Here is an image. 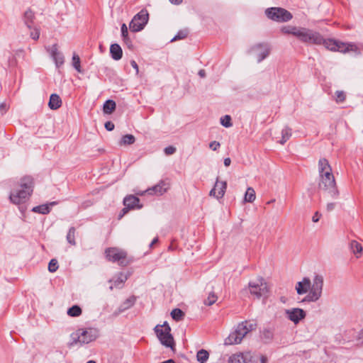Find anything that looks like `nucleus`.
<instances>
[{
    "label": "nucleus",
    "mask_w": 363,
    "mask_h": 363,
    "mask_svg": "<svg viewBox=\"0 0 363 363\" xmlns=\"http://www.w3.org/2000/svg\"><path fill=\"white\" fill-rule=\"evenodd\" d=\"M318 189L324 196L332 199H337L340 192L338 191L332 168L325 158L318 161Z\"/></svg>",
    "instance_id": "1"
},
{
    "label": "nucleus",
    "mask_w": 363,
    "mask_h": 363,
    "mask_svg": "<svg viewBox=\"0 0 363 363\" xmlns=\"http://www.w3.org/2000/svg\"><path fill=\"white\" fill-rule=\"evenodd\" d=\"M281 32L293 35L303 43L317 45L322 40V35L318 32L303 27L286 26L281 28Z\"/></svg>",
    "instance_id": "2"
},
{
    "label": "nucleus",
    "mask_w": 363,
    "mask_h": 363,
    "mask_svg": "<svg viewBox=\"0 0 363 363\" xmlns=\"http://www.w3.org/2000/svg\"><path fill=\"white\" fill-rule=\"evenodd\" d=\"M34 182L31 177L26 176L21 179L19 188L13 189L10 195L11 202L15 205L25 203L33 191Z\"/></svg>",
    "instance_id": "3"
},
{
    "label": "nucleus",
    "mask_w": 363,
    "mask_h": 363,
    "mask_svg": "<svg viewBox=\"0 0 363 363\" xmlns=\"http://www.w3.org/2000/svg\"><path fill=\"white\" fill-rule=\"evenodd\" d=\"M99 336V330L96 328L79 329L71 335L72 341L69 345L74 346L78 343L81 345L95 340Z\"/></svg>",
    "instance_id": "4"
},
{
    "label": "nucleus",
    "mask_w": 363,
    "mask_h": 363,
    "mask_svg": "<svg viewBox=\"0 0 363 363\" xmlns=\"http://www.w3.org/2000/svg\"><path fill=\"white\" fill-rule=\"evenodd\" d=\"M106 259L111 262H118L121 267L129 265L133 259L128 257L125 250L118 247H108L104 252Z\"/></svg>",
    "instance_id": "5"
},
{
    "label": "nucleus",
    "mask_w": 363,
    "mask_h": 363,
    "mask_svg": "<svg viewBox=\"0 0 363 363\" xmlns=\"http://www.w3.org/2000/svg\"><path fill=\"white\" fill-rule=\"evenodd\" d=\"M155 332L163 345L167 347H170L172 350L174 349V340L170 333L171 328L167 322L165 321L162 325H156L155 328Z\"/></svg>",
    "instance_id": "6"
},
{
    "label": "nucleus",
    "mask_w": 363,
    "mask_h": 363,
    "mask_svg": "<svg viewBox=\"0 0 363 363\" xmlns=\"http://www.w3.org/2000/svg\"><path fill=\"white\" fill-rule=\"evenodd\" d=\"M323 286V278L320 275H315L313 284H311L308 294L304 298L303 301L315 302L318 301L322 294Z\"/></svg>",
    "instance_id": "7"
},
{
    "label": "nucleus",
    "mask_w": 363,
    "mask_h": 363,
    "mask_svg": "<svg viewBox=\"0 0 363 363\" xmlns=\"http://www.w3.org/2000/svg\"><path fill=\"white\" fill-rule=\"evenodd\" d=\"M250 293L257 298L267 296L269 289L267 283L262 277H258L255 281H250L248 284Z\"/></svg>",
    "instance_id": "8"
},
{
    "label": "nucleus",
    "mask_w": 363,
    "mask_h": 363,
    "mask_svg": "<svg viewBox=\"0 0 363 363\" xmlns=\"http://www.w3.org/2000/svg\"><path fill=\"white\" fill-rule=\"evenodd\" d=\"M267 16L278 22H286L292 18V14L287 10L279 7H272L265 11Z\"/></svg>",
    "instance_id": "9"
},
{
    "label": "nucleus",
    "mask_w": 363,
    "mask_h": 363,
    "mask_svg": "<svg viewBox=\"0 0 363 363\" xmlns=\"http://www.w3.org/2000/svg\"><path fill=\"white\" fill-rule=\"evenodd\" d=\"M149 15L146 10H141L131 20L129 28L132 32H138L142 30L147 23Z\"/></svg>",
    "instance_id": "10"
},
{
    "label": "nucleus",
    "mask_w": 363,
    "mask_h": 363,
    "mask_svg": "<svg viewBox=\"0 0 363 363\" xmlns=\"http://www.w3.org/2000/svg\"><path fill=\"white\" fill-rule=\"evenodd\" d=\"M247 335L246 329L242 325H238L228 337L225 339V345H237L241 342L243 337Z\"/></svg>",
    "instance_id": "11"
},
{
    "label": "nucleus",
    "mask_w": 363,
    "mask_h": 363,
    "mask_svg": "<svg viewBox=\"0 0 363 363\" xmlns=\"http://www.w3.org/2000/svg\"><path fill=\"white\" fill-rule=\"evenodd\" d=\"M250 52H257V62H261L269 55L270 48L267 44L258 43L251 48Z\"/></svg>",
    "instance_id": "12"
},
{
    "label": "nucleus",
    "mask_w": 363,
    "mask_h": 363,
    "mask_svg": "<svg viewBox=\"0 0 363 363\" xmlns=\"http://www.w3.org/2000/svg\"><path fill=\"white\" fill-rule=\"evenodd\" d=\"M228 363H253L252 355L250 352H239L231 355Z\"/></svg>",
    "instance_id": "13"
},
{
    "label": "nucleus",
    "mask_w": 363,
    "mask_h": 363,
    "mask_svg": "<svg viewBox=\"0 0 363 363\" xmlns=\"http://www.w3.org/2000/svg\"><path fill=\"white\" fill-rule=\"evenodd\" d=\"M286 314L287 318L295 324L298 323L306 315V312L298 308L286 310Z\"/></svg>",
    "instance_id": "14"
},
{
    "label": "nucleus",
    "mask_w": 363,
    "mask_h": 363,
    "mask_svg": "<svg viewBox=\"0 0 363 363\" xmlns=\"http://www.w3.org/2000/svg\"><path fill=\"white\" fill-rule=\"evenodd\" d=\"M226 188V182H220L218 178H217L214 187L210 191V196H213L217 199L223 198Z\"/></svg>",
    "instance_id": "15"
},
{
    "label": "nucleus",
    "mask_w": 363,
    "mask_h": 363,
    "mask_svg": "<svg viewBox=\"0 0 363 363\" xmlns=\"http://www.w3.org/2000/svg\"><path fill=\"white\" fill-rule=\"evenodd\" d=\"M169 187V184L164 181H160L157 184L155 185L150 189H148L147 191L149 194H157L162 195L164 194Z\"/></svg>",
    "instance_id": "16"
},
{
    "label": "nucleus",
    "mask_w": 363,
    "mask_h": 363,
    "mask_svg": "<svg viewBox=\"0 0 363 363\" xmlns=\"http://www.w3.org/2000/svg\"><path fill=\"white\" fill-rule=\"evenodd\" d=\"M140 199L133 195H128L123 199V205L128 208L133 209L135 208H141L142 206L139 204Z\"/></svg>",
    "instance_id": "17"
},
{
    "label": "nucleus",
    "mask_w": 363,
    "mask_h": 363,
    "mask_svg": "<svg viewBox=\"0 0 363 363\" xmlns=\"http://www.w3.org/2000/svg\"><path fill=\"white\" fill-rule=\"evenodd\" d=\"M311 288V280L308 277H304L301 281H298L296 286V290L298 294L301 295L307 293Z\"/></svg>",
    "instance_id": "18"
},
{
    "label": "nucleus",
    "mask_w": 363,
    "mask_h": 363,
    "mask_svg": "<svg viewBox=\"0 0 363 363\" xmlns=\"http://www.w3.org/2000/svg\"><path fill=\"white\" fill-rule=\"evenodd\" d=\"M51 56L53 58L57 67L62 65L64 63V56L58 51L57 44L53 45L50 49Z\"/></svg>",
    "instance_id": "19"
},
{
    "label": "nucleus",
    "mask_w": 363,
    "mask_h": 363,
    "mask_svg": "<svg viewBox=\"0 0 363 363\" xmlns=\"http://www.w3.org/2000/svg\"><path fill=\"white\" fill-rule=\"evenodd\" d=\"M110 53L111 57L115 60H121L123 56V50L121 46L117 43H114L111 45Z\"/></svg>",
    "instance_id": "20"
},
{
    "label": "nucleus",
    "mask_w": 363,
    "mask_h": 363,
    "mask_svg": "<svg viewBox=\"0 0 363 363\" xmlns=\"http://www.w3.org/2000/svg\"><path fill=\"white\" fill-rule=\"evenodd\" d=\"M61 105L62 100L60 97L56 94H51L48 104L50 108L52 110H57L61 106Z\"/></svg>",
    "instance_id": "21"
},
{
    "label": "nucleus",
    "mask_w": 363,
    "mask_h": 363,
    "mask_svg": "<svg viewBox=\"0 0 363 363\" xmlns=\"http://www.w3.org/2000/svg\"><path fill=\"white\" fill-rule=\"evenodd\" d=\"M128 279V276L123 274V273H119L116 279L113 280V286H110V290H113V287L121 289L123 286V284ZM110 282L112 281V280L109 281Z\"/></svg>",
    "instance_id": "22"
},
{
    "label": "nucleus",
    "mask_w": 363,
    "mask_h": 363,
    "mask_svg": "<svg viewBox=\"0 0 363 363\" xmlns=\"http://www.w3.org/2000/svg\"><path fill=\"white\" fill-rule=\"evenodd\" d=\"M318 45H323L327 49L331 51H336L337 40L333 39H324L322 36V40Z\"/></svg>",
    "instance_id": "23"
},
{
    "label": "nucleus",
    "mask_w": 363,
    "mask_h": 363,
    "mask_svg": "<svg viewBox=\"0 0 363 363\" xmlns=\"http://www.w3.org/2000/svg\"><path fill=\"white\" fill-rule=\"evenodd\" d=\"M350 247L352 252L355 255L356 257L359 258L362 252V245L356 240H352L350 242Z\"/></svg>",
    "instance_id": "24"
},
{
    "label": "nucleus",
    "mask_w": 363,
    "mask_h": 363,
    "mask_svg": "<svg viewBox=\"0 0 363 363\" xmlns=\"http://www.w3.org/2000/svg\"><path fill=\"white\" fill-rule=\"evenodd\" d=\"M274 337V331L272 329H264L261 334V338L265 343H268L272 340Z\"/></svg>",
    "instance_id": "25"
},
{
    "label": "nucleus",
    "mask_w": 363,
    "mask_h": 363,
    "mask_svg": "<svg viewBox=\"0 0 363 363\" xmlns=\"http://www.w3.org/2000/svg\"><path fill=\"white\" fill-rule=\"evenodd\" d=\"M116 102L113 100H107L103 107V111L105 113L110 114L116 109Z\"/></svg>",
    "instance_id": "26"
},
{
    "label": "nucleus",
    "mask_w": 363,
    "mask_h": 363,
    "mask_svg": "<svg viewBox=\"0 0 363 363\" xmlns=\"http://www.w3.org/2000/svg\"><path fill=\"white\" fill-rule=\"evenodd\" d=\"M34 18H35L34 13L32 11L28 10L25 12L24 22L29 29H31V28H32V23H33Z\"/></svg>",
    "instance_id": "27"
},
{
    "label": "nucleus",
    "mask_w": 363,
    "mask_h": 363,
    "mask_svg": "<svg viewBox=\"0 0 363 363\" xmlns=\"http://www.w3.org/2000/svg\"><path fill=\"white\" fill-rule=\"evenodd\" d=\"M135 138L134 135L131 134H127L122 137L121 141L119 142L120 145H132L135 143Z\"/></svg>",
    "instance_id": "28"
},
{
    "label": "nucleus",
    "mask_w": 363,
    "mask_h": 363,
    "mask_svg": "<svg viewBox=\"0 0 363 363\" xmlns=\"http://www.w3.org/2000/svg\"><path fill=\"white\" fill-rule=\"evenodd\" d=\"M135 297L134 296L127 298L121 306L120 311H123L132 307L135 303Z\"/></svg>",
    "instance_id": "29"
},
{
    "label": "nucleus",
    "mask_w": 363,
    "mask_h": 363,
    "mask_svg": "<svg viewBox=\"0 0 363 363\" xmlns=\"http://www.w3.org/2000/svg\"><path fill=\"white\" fill-rule=\"evenodd\" d=\"M255 191L253 188L248 187L244 197L245 202L252 203L255 200Z\"/></svg>",
    "instance_id": "30"
},
{
    "label": "nucleus",
    "mask_w": 363,
    "mask_h": 363,
    "mask_svg": "<svg viewBox=\"0 0 363 363\" xmlns=\"http://www.w3.org/2000/svg\"><path fill=\"white\" fill-rule=\"evenodd\" d=\"M33 212L38 213L41 214H48L50 211V208L49 205L48 204H43L40 206H37L33 208L32 209Z\"/></svg>",
    "instance_id": "31"
},
{
    "label": "nucleus",
    "mask_w": 363,
    "mask_h": 363,
    "mask_svg": "<svg viewBox=\"0 0 363 363\" xmlns=\"http://www.w3.org/2000/svg\"><path fill=\"white\" fill-rule=\"evenodd\" d=\"M75 233H76L75 228L74 227H71L69 229L67 235L66 236L67 241L71 245H76Z\"/></svg>",
    "instance_id": "32"
},
{
    "label": "nucleus",
    "mask_w": 363,
    "mask_h": 363,
    "mask_svg": "<svg viewBox=\"0 0 363 363\" xmlns=\"http://www.w3.org/2000/svg\"><path fill=\"white\" fill-rule=\"evenodd\" d=\"M209 357L208 352L205 350H200L196 354L197 361L200 363H206Z\"/></svg>",
    "instance_id": "33"
},
{
    "label": "nucleus",
    "mask_w": 363,
    "mask_h": 363,
    "mask_svg": "<svg viewBox=\"0 0 363 363\" xmlns=\"http://www.w3.org/2000/svg\"><path fill=\"white\" fill-rule=\"evenodd\" d=\"M185 314L180 308H174L171 312L172 318L176 321L183 320Z\"/></svg>",
    "instance_id": "34"
},
{
    "label": "nucleus",
    "mask_w": 363,
    "mask_h": 363,
    "mask_svg": "<svg viewBox=\"0 0 363 363\" xmlns=\"http://www.w3.org/2000/svg\"><path fill=\"white\" fill-rule=\"evenodd\" d=\"M82 312L81 308L77 305H74L67 310V315L71 317H78L82 314Z\"/></svg>",
    "instance_id": "35"
},
{
    "label": "nucleus",
    "mask_w": 363,
    "mask_h": 363,
    "mask_svg": "<svg viewBox=\"0 0 363 363\" xmlns=\"http://www.w3.org/2000/svg\"><path fill=\"white\" fill-rule=\"evenodd\" d=\"M291 136V129L289 127L284 128L281 131V140L280 143L284 145Z\"/></svg>",
    "instance_id": "36"
},
{
    "label": "nucleus",
    "mask_w": 363,
    "mask_h": 363,
    "mask_svg": "<svg viewBox=\"0 0 363 363\" xmlns=\"http://www.w3.org/2000/svg\"><path fill=\"white\" fill-rule=\"evenodd\" d=\"M350 47H352V45L337 40L336 51L346 52L350 50Z\"/></svg>",
    "instance_id": "37"
},
{
    "label": "nucleus",
    "mask_w": 363,
    "mask_h": 363,
    "mask_svg": "<svg viewBox=\"0 0 363 363\" xmlns=\"http://www.w3.org/2000/svg\"><path fill=\"white\" fill-rule=\"evenodd\" d=\"M81 61L80 58L78 55L76 53L73 54L72 56V66L78 72H82L81 65H80Z\"/></svg>",
    "instance_id": "38"
},
{
    "label": "nucleus",
    "mask_w": 363,
    "mask_h": 363,
    "mask_svg": "<svg viewBox=\"0 0 363 363\" xmlns=\"http://www.w3.org/2000/svg\"><path fill=\"white\" fill-rule=\"evenodd\" d=\"M346 94L343 91H336L335 93V100L337 103H342L345 101Z\"/></svg>",
    "instance_id": "39"
},
{
    "label": "nucleus",
    "mask_w": 363,
    "mask_h": 363,
    "mask_svg": "<svg viewBox=\"0 0 363 363\" xmlns=\"http://www.w3.org/2000/svg\"><path fill=\"white\" fill-rule=\"evenodd\" d=\"M216 300L217 296L213 292H211L209 294L207 298L204 300V304L207 306H211L216 301Z\"/></svg>",
    "instance_id": "40"
},
{
    "label": "nucleus",
    "mask_w": 363,
    "mask_h": 363,
    "mask_svg": "<svg viewBox=\"0 0 363 363\" xmlns=\"http://www.w3.org/2000/svg\"><path fill=\"white\" fill-rule=\"evenodd\" d=\"M220 123L225 128H229L232 126L231 123V117L228 115H225L220 118Z\"/></svg>",
    "instance_id": "41"
},
{
    "label": "nucleus",
    "mask_w": 363,
    "mask_h": 363,
    "mask_svg": "<svg viewBox=\"0 0 363 363\" xmlns=\"http://www.w3.org/2000/svg\"><path fill=\"white\" fill-rule=\"evenodd\" d=\"M57 269H58V262H57V259H52L50 261L49 264H48V270L50 272H55L57 271Z\"/></svg>",
    "instance_id": "42"
},
{
    "label": "nucleus",
    "mask_w": 363,
    "mask_h": 363,
    "mask_svg": "<svg viewBox=\"0 0 363 363\" xmlns=\"http://www.w3.org/2000/svg\"><path fill=\"white\" fill-rule=\"evenodd\" d=\"M188 35V31L186 30H179L177 34L172 38V41L181 40L186 38Z\"/></svg>",
    "instance_id": "43"
},
{
    "label": "nucleus",
    "mask_w": 363,
    "mask_h": 363,
    "mask_svg": "<svg viewBox=\"0 0 363 363\" xmlns=\"http://www.w3.org/2000/svg\"><path fill=\"white\" fill-rule=\"evenodd\" d=\"M239 325H242L246 329L247 334L256 328V324L255 323H249L247 321L242 322Z\"/></svg>",
    "instance_id": "44"
},
{
    "label": "nucleus",
    "mask_w": 363,
    "mask_h": 363,
    "mask_svg": "<svg viewBox=\"0 0 363 363\" xmlns=\"http://www.w3.org/2000/svg\"><path fill=\"white\" fill-rule=\"evenodd\" d=\"M30 36L32 39L37 40L40 36V29L35 28L30 33Z\"/></svg>",
    "instance_id": "45"
},
{
    "label": "nucleus",
    "mask_w": 363,
    "mask_h": 363,
    "mask_svg": "<svg viewBox=\"0 0 363 363\" xmlns=\"http://www.w3.org/2000/svg\"><path fill=\"white\" fill-rule=\"evenodd\" d=\"M164 152L166 155H171L176 152V148L173 146H168L164 148Z\"/></svg>",
    "instance_id": "46"
},
{
    "label": "nucleus",
    "mask_w": 363,
    "mask_h": 363,
    "mask_svg": "<svg viewBox=\"0 0 363 363\" xmlns=\"http://www.w3.org/2000/svg\"><path fill=\"white\" fill-rule=\"evenodd\" d=\"M220 143L217 141H212L209 144V147L213 151L217 150L220 147Z\"/></svg>",
    "instance_id": "47"
},
{
    "label": "nucleus",
    "mask_w": 363,
    "mask_h": 363,
    "mask_svg": "<svg viewBox=\"0 0 363 363\" xmlns=\"http://www.w3.org/2000/svg\"><path fill=\"white\" fill-rule=\"evenodd\" d=\"M121 35L123 38L128 37V28L125 23H123L121 26Z\"/></svg>",
    "instance_id": "48"
},
{
    "label": "nucleus",
    "mask_w": 363,
    "mask_h": 363,
    "mask_svg": "<svg viewBox=\"0 0 363 363\" xmlns=\"http://www.w3.org/2000/svg\"><path fill=\"white\" fill-rule=\"evenodd\" d=\"M9 109V105H7L5 102L0 104V113L1 115H4Z\"/></svg>",
    "instance_id": "49"
},
{
    "label": "nucleus",
    "mask_w": 363,
    "mask_h": 363,
    "mask_svg": "<svg viewBox=\"0 0 363 363\" xmlns=\"http://www.w3.org/2000/svg\"><path fill=\"white\" fill-rule=\"evenodd\" d=\"M105 128L108 131H111L114 129V124L111 121H107L105 123Z\"/></svg>",
    "instance_id": "50"
},
{
    "label": "nucleus",
    "mask_w": 363,
    "mask_h": 363,
    "mask_svg": "<svg viewBox=\"0 0 363 363\" xmlns=\"http://www.w3.org/2000/svg\"><path fill=\"white\" fill-rule=\"evenodd\" d=\"M123 40L128 48L131 49L133 48V44L129 37L123 38Z\"/></svg>",
    "instance_id": "51"
},
{
    "label": "nucleus",
    "mask_w": 363,
    "mask_h": 363,
    "mask_svg": "<svg viewBox=\"0 0 363 363\" xmlns=\"http://www.w3.org/2000/svg\"><path fill=\"white\" fill-rule=\"evenodd\" d=\"M335 207V203L331 202L328 203L326 206V209L328 211H332Z\"/></svg>",
    "instance_id": "52"
},
{
    "label": "nucleus",
    "mask_w": 363,
    "mask_h": 363,
    "mask_svg": "<svg viewBox=\"0 0 363 363\" xmlns=\"http://www.w3.org/2000/svg\"><path fill=\"white\" fill-rule=\"evenodd\" d=\"M320 217V214H319L318 212H315V214L313 215V218H312V220L314 223H317L319 220Z\"/></svg>",
    "instance_id": "53"
},
{
    "label": "nucleus",
    "mask_w": 363,
    "mask_h": 363,
    "mask_svg": "<svg viewBox=\"0 0 363 363\" xmlns=\"http://www.w3.org/2000/svg\"><path fill=\"white\" fill-rule=\"evenodd\" d=\"M130 209V208H128V207L125 206V208L121 211V214L119 216L120 218H122L125 213H127Z\"/></svg>",
    "instance_id": "54"
},
{
    "label": "nucleus",
    "mask_w": 363,
    "mask_h": 363,
    "mask_svg": "<svg viewBox=\"0 0 363 363\" xmlns=\"http://www.w3.org/2000/svg\"><path fill=\"white\" fill-rule=\"evenodd\" d=\"M230 164H231V160H230V157H227V158H225V159H224V165H225V167H228V166H230Z\"/></svg>",
    "instance_id": "55"
},
{
    "label": "nucleus",
    "mask_w": 363,
    "mask_h": 363,
    "mask_svg": "<svg viewBox=\"0 0 363 363\" xmlns=\"http://www.w3.org/2000/svg\"><path fill=\"white\" fill-rule=\"evenodd\" d=\"M130 65H131V66H132V67H133L136 70V72H138V64L136 63V62H135V61H134V60H132V61L130 62Z\"/></svg>",
    "instance_id": "56"
},
{
    "label": "nucleus",
    "mask_w": 363,
    "mask_h": 363,
    "mask_svg": "<svg viewBox=\"0 0 363 363\" xmlns=\"http://www.w3.org/2000/svg\"><path fill=\"white\" fill-rule=\"evenodd\" d=\"M260 363H268V359L265 355L260 356Z\"/></svg>",
    "instance_id": "57"
},
{
    "label": "nucleus",
    "mask_w": 363,
    "mask_h": 363,
    "mask_svg": "<svg viewBox=\"0 0 363 363\" xmlns=\"http://www.w3.org/2000/svg\"><path fill=\"white\" fill-rule=\"evenodd\" d=\"M183 0H169V1L173 4H175V5H179L180 4H182Z\"/></svg>",
    "instance_id": "58"
},
{
    "label": "nucleus",
    "mask_w": 363,
    "mask_h": 363,
    "mask_svg": "<svg viewBox=\"0 0 363 363\" xmlns=\"http://www.w3.org/2000/svg\"><path fill=\"white\" fill-rule=\"evenodd\" d=\"M199 75L201 77H202V78L205 77H206V72H205V70L204 69L199 70Z\"/></svg>",
    "instance_id": "59"
},
{
    "label": "nucleus",
    "mask_w": 363,
    "mask_h": 363,
    "mask_svg": "<svg viewBox=\"0 0 363 363\" xmlns=\"http://www.w3.org/2000/svg\"><path fill=\"white\" fill-rule=\"evenodd\" d=\"M157 242H158V238H154L153 240L152 241V242L150 243V247H152Z\"/></svg>",
    "instance_id": "60"
},
{
    "label": "nucleus",
    "mask_w": 363,
    "mask_h": 363,
    "mask_svg": "<svg viewBox=\"0 0 363 363\" xmlns=\"http://www.w3.org/2000/svg\"><path fill=\"white\" fill-rule=\"evenodd\" d=\"M162 363H175V362H174V360H172V359H168V360L164 361V362H162Z\"/></svg>",
    "instance_id": "61"
},
{
    "label": "nucleus",
    "mask_w": 363,
    "mask_h": 363,
    "mask_svg": "<svg viewBox=\"0 0 363 363\" xmlns=\"http://www.w3.org/2000/svg\"><path fill=\"white\" fill-rule=\"evenodd\" d=\"M26 207L24 206H19V210L21 211V212L23 213L25 211H26Z\"/></svg>",
    "instance_id": "62"
},
{
    "label": "nucleus",
    "mask_w": 363,
    "mask_h": 363,
    "mask_svg": "<svg viewBox=\"0 0 363 363\" xmlns=\"http://www.w3.org/2000/svg\"><path fill=\"white\" fill-rule=\"evenodd\" d=\"M359 338H363V329L359 333Z\"/></svg>",
    "instance_id": "63"
},
{
    "label": "nucleus",
    "mask_w": 363,
    "mask_h": 363,
    "mask_svg": "<svg viewBox=\"0 0 363 363\" xmlns=\"http://www.w3.org/2000/svg\"><path fill=\"white\" fill-rule=\"evenodd\" d=\"M86 363H96V362L94 360H89Z\"/></svg>",
    "instance_id": "64"
}]
</instances>
